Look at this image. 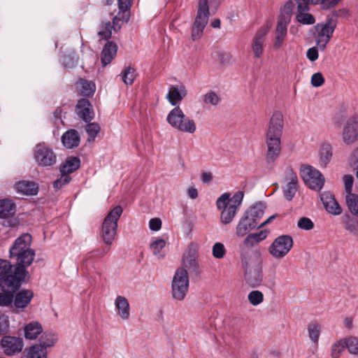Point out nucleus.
I'll use <instances>...</instances> for the list:
<instances>
[{"label": "nucleus", "instance_id": "obj_9", "mask_svg": "<svg viewBox=\"0 0 358 358\" xmlns=\"http://www.w3.org/2000/svg\"><path fill=\"white\" fill-rule=\"evenodd\" d=\"M304 182L311 189L320 191L324 186V178L320 171L312 166H304L300 170Z\"/></svg>", "mask_w": 358, "mask_h": 358}, {"label": "nucleus", "instance_id": "obj_35", "mask_svg": "<svg viewBox=\"0 0 358 358\" xmlns=\"http://www.w3.org/2000/svg\"><path fill=\"white\" fill-rule=\"evenodd\" d=\"M57 340V338L55 334L45 331L41 335L39 343L35 344L40 345V348L47 350L48 348L52 347L55 344Z\"/></svg>", "mask_w": 358, "mask_h": 358}, {"label": "nucleus", "instance_id": "obj_54", "mask_svg": "<svg viewBox=\"0 0 358 358\" xmlns=\"http://www.w3.org/2000/svg\"><path fill=\"white\" fill-rule=\"evenodd\" d=\"M182 262L185 266L188 268H196L198 266L197 261L194 255H185L182 257Z\"/></svg>", "mask_w": 358, "mask_h": 358}, {"label": "nucleus", "instance_id": "obj_24", "mask_svg": "<svg viewBox=\"0 0 358 358\" xmlns=\"http://www.w3.org/2000/svg\"><path fill=\"white\" fill-rule=\"evenodd\" d=\"M299 13L296 15L298 22L303 24H313L315 22L314 17L309 13H305L309 10L308 4L299 3L297 6Z\"/></svg>", "mask_w": 358, "mask_h": 358}, {"label": "nucleus", "instance_id": "obj_26", "mask_svg": "<svg viewBox=\"0 0 358 358\" xmlns=\"http://www.w3.org/2000/svg\"><path fill=\"white\" fill-rule=\"evenodd\" d=\"M24 337L28 340H35L43 333V327L38 322H31L24 327Z\"/></svg>", "mask_w": 358, "mask_h": 358}, {"label": "nucleus", "instance_id": "obj_47", "mask_svg": "<svg viewBox=\"0 0 358 358\" xmlns=\"http://www.w3.org/2000/svg\"><path fill=\"white\" fill-rule=\"evenodd\" d=\"M86 131L88 134V141H94L100 131V127L96 123H90L86 125Z\"/></svg>", "mask_w": 358, "mask_h": 358}, {"label": "nucleus", "instance_id": "obj_38", "mask_svg": "<svg viewBox=\"0 0 358 358\" xmlns=\"http://www.w3.org/2000/svg\"><path fill=\"white\" fill-rule=\"evenodd\" d=\"M166 245V242L164 239H157L150 243V250L155 257L158 259L163 258L164 253L162 252L163 248Z\"/></svg>", "mask_w": 358, "mask_h": 358}, {"label": "nucleus", "instance_id": "obj_3", "mask_svg": "<svg viewBox=\"0 0 358 358\" xmlns=\"http://www.w3.org/2000/svg\"><path fill=\"white\" fill-rule=\"evenodd\" d=\"M244 197L243 191L236 192L233 196L223 193L216 201L217 208L220 212V220L224 224L231 223L235 217Z\"/></svg>", "mask_w": 358, "mask_h": 358}, {"label": "nucleus", "instance_id": "obj_22", "mask_svg": "<svg viewBox=\"0 0 358 358\" xmlns=\"http://www.w3.org/2000/svg\"><path fill=\"white\" fill-rule=\"evenodd\" d=\"M63 145L69 149L76 148L80 143V136L76 130L71 129L66 131L62 136Z\"/></svg>", "mask_w": 358, "mask_h": 358}, {"label": "nucleus", "instance_id": "obj_32", "mask_svg": "<svg viewBox=\"0 0 358 358\" xmlns=\"http://www.w3.org/2000/svg\"><path fill=\"white\" fill-rule=\"evenodd\" d=\"M270 231L268 229H264L257 233L250 234L245 238L244 244L250 246L258 244L266 239Z\"/></svg>", "mask_w": 358, "mask_h": 358}, {"label": "nucleus", "instance_id": "obj_37", "mask_svg": "<svg viewBox=\"0 0 358 358\" xmlns=\"http://www.w3.org/2000/svg\"><path fill=\"white\" fill-rule=\"evenodd\" d=\"M77 87L83 96L92 95L96 90L95 84L92 81L80 79L77 83Z\"/></svg>", "mask_w": 358, "mask_h": 358}, {"label": "nucleus", "instance_id": "obj_42", "mask_svg": "<svg viewBox=\"0 0 358 358\" xmlns=\"http://www.w3.org/2000/svg\"><path fill=\"white\" fill-rule=\"evenodd\" d=\"M136 76V70L131 66L126 67L121 73L122 80L126 85H132Z\"/></svg>", "mask_w": 358, "mask_h": 358}, {"label": "nucleus", "instance_id": "obj_64", "mask_svg": "<svg viewBox=\"0 0 358 358\" xmlns=\"http://www.w3.org/2000/svg\"><path fill=\"white\" fill-rule=\"evenodd\" d=\"M188 196L192 199H195L198 196V191L194 187H190L187 189Z\"/></svg>", "mask_w": 358, "mask_h": 358}, {"label": "nucleus", "instance_id": "obj_55", "mask_svg": "<svg viewBox=\"0 0 358 358\" xmlns=\"http://www.w3.org/2000/svg\"><path fill=\"white\" fill-rule=\"evenodd\" d=\"M343 181L345 186V189L347 194H352V186L354 182V178L351 175H345L343 178Z\"/></svg>", "mask_w": 358, "mask_h": 358}, {"label": "nucleus", "instance_id": "obj_12", "mask_svg": "<svg viewBox=\"0 0 358 358\" xmlns=\"http://www.w3.org/2000/svg\"><path fill=\"white\" fill-rule=\"evenodd\" d=\"M1 346L6 355L13 356L22 350L24 342L20 337L6 336L1 338Z\"/></svg>", "mask_w": 358, "mask_h": 358}, {"label": "nucleus", "instance_id": "obj_34", "mask_svg": "<svg viewBox=\"0 0 358 358\" xmlns=\"http://www.w3.org/2000/svg\"><path fill=\"white\" fill-rule=\"evenodd\" d=\"M25 358H48V351L40 345H32L26 348L24 352Z\"/></svg>", "mask_w": 358, "mask_h": 358}, {"label": "nucleus", "instance_id": "obj_25", "mask_svg": "<svg viewBox=\"0 0 358 358\" xmlns=\"http://www.w3.org/2000/svg\"><path fill=\"white\" fill-rule=\"evenodd\" d=\"M80 166V160L77 157H67L65 162L62 164L59 167L61 174H67L74 172L79 169Z\"/></svg>", "mask_w": 358, "mask_h": 358}, {"label": "nucleus", "instance_id": "obj_29", "mask_svg": "<svg viewBox=\"0 0 358 358\" xmlns=\"http://www.w3.org/2000/svg\"><path fill=\"white\" fill-rule=\"evenodd\" d=\"M33 296L34 294L30 290L20 291L15 297L14 304L15 307L21 308L26 307L31 301Z\"/></svg>", "mask_w": 358, "mask_h": 358}, {"label": "nucleus", "instance_id": "obj_13", "mask_svg": "<svg viewBox=\"0 0 358 358\" xmlns=\"http://www.w3.org/2000/svg\"><path fill=\"white\" fill-rule=\"evenodd\" d=\"M315 29L317 31L316 44L322 50H324L332 36L334 27L331 26L329 23L318 24Z\"/></svg>", "mask_w": 358, "mask_h": 358}, {"label": "nucleus", "instance_id": "obj_8", "mask_svg": "<svg viewBox=\"0 0 358 358\" xmlns=\"http://www.w3.org/2000/svg\"><path fill=\"white\" fill-rule=\"evenodd\" d=\"M189 275L187 270L179 268L173 278L171 292L173 297L178 301L185 299L189 289Z\"/></svg>", "mask_w": 358, "mask_h": 358}, {"label": "nucleus", "instance_id": "obj_19", "mask_svg": "<svg viewBox=\"0 0 358 358\" xmlns=\"http://www.w3.org/2000/svg\"><path fill=\"white\" fill-rule=\"evenodd\" d=\"M268 29H264L258 31L252 39L251 48L255 58H260L263 55L264 37Z\"/></svg>", "mask_w": 358, "mask_h": 358}, {"label": "nucleus", "instance_id": "obj_62", "mask_svg": "<svg viewBox=\"0 0 358 358\" xmlns=\"http://www.w3.org/2000/svg\"><path fill=\"white\" fill-rule=\"evenodd\" d=\"M340 0H322L320 1L322 9H329L337 5Z\"/></svg>", "mask_w": 358, "mask_h": 358}, {"label": "nucleus", "instance_id": "obj_20", "mask_svg": "<svg viewBox=\"0 0 358 358\" xmlns=\"http://www.w3.org/2000/svg\"><path fill=\"white\" fill-rule=\"evenodd\" d=\"M287 174L289 182L284 189V195L288 201H291L297 191L298 178L291 169L287 171Z\"/></svg>", "mask_w": 358, "mask_h": 358}, {"label": "nucleus", "instance_id": "obj_61", "mask_svg": "<svg viewBox=\"0 0 358 358\" xmlns=\"http://www.w3.org/2000/svg\"><path fill=\"white\" fill-rule=\"evenodd\" d=\"M149 227L152 231H159L162 227V221L159 218H152L149 222Z\"/></svg>", "mask_w": 358, "mask_h": 358}, {"label": "nucleus", "instance_id": "obj_43", "mask_svg": "<svg viewBox=\"0 0 358 358\" xmlns=\"http://www.w3.org/2000/svg\"><path fill=\"white\" fill-rule=\"evenodd\" d=\"M2 289V292L0 293V306H8L12 303L13 301V295L14 293L18 288L15 289L14 290H7L4 289L2 287L0 286Z\"/></svg>", "mask_w": 358, "mask_h": 358}, {"label": "nucleus", "instance_id": "obj_39", "mask_svg": "<svg viewBox=\"0 0 358 358\" xmlns=\"http://www.w3.org/2000/svg\"><path fill=\"white\" fill-rule=\"evenodd\" d=\"M110 251V247H102L95 248L85 255V260L88 261L93 259H101L105 257Z\"/></svg>", "mask_w": 358, "mask_h": 358}, {"label": "nucleus", "instance_id": "obj_31", "mask_svg": "<svg viewBox=\"0 0 358 358\" xmlns=\"http://www.w3.org/2000/svg\"><path fill=\"white\" fill-rule=\"evenodd\" d=\"M265 208L266 206L264 203L258 202L250 207L245 213L248 215L252 220H254L257 224H259V220L264 215Z\"/></svg>", "mask_w": 358, "mask_h": 358}, {"label": "nucleus", "instance_id": "obj_10", "mask_svg": "<svg viewBox=\"0 0 358 358\" xmlns=\"http://www.w3.org/2000/svg\"><path fill=\"white\" fill-rule=\"evenodd\" d=\"M34 157L36 164L42 167L51 166L57 162V156L52 149L43 143L36 145Z\"/></svg>", "mask_w": 358, "mask_h": 358}, {"label": "nucleus", "instance_id": "obj_33", "mask_svg": "<svg viewBox=\"0 0 358 358\" xmlns=\"http://www.w3.org/2000/svg\"><path fill=\"white\" fill-rule=\"evenodd\" d=\"M15 205L10 199L0 200V217L6 218L15 213Z\"/></svg>", "mask_w": 358, "mask_h": 358}, {"label": "nucleus", "instance_id": "obj_30", "mask_svg": "<svg viewBox=\"0 0 358 358\" xmlns=\"http://www.w3.org/2000/svg\"><path fill=\"white\" fill-rule=\"evenodd\" d=\"M90 107V103L86 99H81L80 100H79L76 106L78 114L85 122L91 120L92 118V117L91 116Z\"/></svg>", "mask_w": 358, "mask_h": 358}, {"label": "nucleus", "instance_id": "obj_11", "mask_svg": "<svg viewBox=\"0 0 358 358\" xmlns=\"http://www.w3.org/2000/svg\"><path fill=\"white\" fill-rule=\"evenodd\" d=\"M290 22L289 15H281L278 21L275 29L274 39L273 47L277 50L281 48L287 36V25Z\"/></svg>", "mask_w": 358, "mask_h": 358}, {"label": "nucleus", "instance_id": "obj_18", "mask_svg": "<svg viewBox=\"0 0 358 358\" xmlns=\"http://www.w3.org/2000/svg\"><path fill=\"white\" fill-rule=\"evenodd\" d=\"M117 315L122 320H128L130 317V305L128 299L123 296L118 295L114 301Z\"/></svg>", "mask_w": 358, "mask_h": 358}, {"label": "nucleus", "instance_id": "obj_50", "mask_svg": "<svg viewBox=\"0 0 358 358\" xmlns=\"http://www.w3.org/2000/svg\"><path fill=\"white\" fill-rule=\"evenodd\" d=\"M345 346V341H339L334 343L331 349L332 358H339L341 352L343 351Z\"/></svg>", "mask_w": 358, "mask_h": 358}, {"label": "nucleus", "instance_id": "obj_41", "mask_svg": "<svg viewBox=\"0 0 358 358\" xmlns=\"http://www.w3.org/2000/svg\"><path fill=\"white\" fill-rule=\"evenodd\" d=\"M321 327L317 322H311L308 326V333L310 339L315 344L318 343Z\"/></svg>", "mask_w": 358, "mask_h": 358}, {"label": "nucleus", "instance_id": "obj_59", "mask_svg": "<svg viewBox=\"0 0 358 358\" xmlns=\"http://www.w3.org/2000/svg\"><path fill=\"white\" fill-rule=\"evenodd\" d=\"M306 57L311 62H315V60H317L319 57L318 50L317 48L313 47L309 48L307 50Z\"/></svg>", "mask_w": 358, "mask_h": 358}, {"label": "nucleus", "instance_id": "obj_57", "mask_svg": "<svg viewBox=\"0 0 358 358\" xmlns=\"http://www.w3.org/2000/svg\"><path fill=\"white\" fill-rule=\"evenodd\" d=\"M345 229L350 233L358 234V221L350 220L345 223Z\"/></svg>", "mask_w": 358, "mask_h": 358}, {"label": "nucleus", "instance_id": "obj_51", "mask_svg": "<svg viewBox=\"0 0 358 358\" xmlns=\"http://www.w3.org/2000/svg\"><path fill=\"white\" fill-rule=\"evenodd\" d=\"M297 227L302 230L309 231L314 228V223L310 218L303 217L299 220Z\"/></svg>", "mask_w": 358, "mask_h": 358}, {"label": "nucleus", "instance_id": "obj_53", "mask_svg": "<svg viewBox=\"0 0 358 358\" xmlns=\"http://www.w3.org/2000/svg\"><path fill=\"white\" fill-rule=\"evenodd\" d=\"M71 180V178L70 176L64 173L61 174V177L53 182V187L55 189H59L64 185L68 184Z\"/></svg>", "mask_w": 358, "mask_h": 358}, {"label": "nucleus", "instance_id": "obj_56", "mask_svg": "<svg viewBox=\"0 0 358 358\" xmlns=\"http://www.w3.org/2000/svg\"><path fill=\"white\" fill-rule=\"evenodd\" d=\"M324 83V78L321 73H315L311 77V84L315 87L322 86Z\"/></svg>", "mask_w": 358, "mask_h": 358}, {"label": "nucleus", "instance_id": "obj_27", "mask_svg": "<svg viewBox=\"0 0 358 358\" xmlns=\"http://www.w3.org/2000/svg\"><path fill=\"white\" fill-rule=\"evenodd\" d=\"M18 192L24 195H36L38 193V185L34 182L22 180L16 183Z\"/></svg>", "mask_w": 358, "mask_h": 358}, {"label": "nucleus", "instance_id": "obj_2", "mask_svg": "<svg viewBox=\"0 0 358 358\" xmlns=\"http://www.w3.org/2000/svg\"><path fill=\"white\" fill-rule=\"evenodd\" d=\"M283 129V116L280 112L273 113L268 130L266 133L265 141L267 147L266 159L271 163L277 159L281 152V137Z\"/></svg>", "mask_w": 358, "mask_h": 358}, {"label": "nucleus", "instance_id": "obj_40", "mask_svg": "<svg viewBox=\"0 0 358 358\" xmlns=\"http://www.w3.org/2000/svg\"><path fill=\"white\" fill-rule=\"evenodd\" d=\"M345 201L351 213L358 217V195L355 194H347Z\"/></svg>", "mask_w": 358, "mask_h": 358}, {"label": "nucleus", "instance_id": "obj_52", "mask_svg": "<svg viewBox=\"0 0 358 358\" xmlns=\"http://www.w3.org/2000/svg\"><path fill=\"white\" fill-rule=\"evenodd\" d=\"M345 346L351 354H358V339L357 338H349L347 339Z\"/></svg>", "mask_w": 358, "mask_h": 358}, {"label": "nucleus", "instance_id": "obj_48", "mask_svg": "<svg viewBox=\"0 0 358 358\" xmlns=\"http://www.w3.org/2000/svg\"><path fill=\"white\" fill-rule=\"evenodd\" d=\"M220 101V98L215 92L210 91L203 96V102L206 104L217 106Z\"/></svg>", "mask_w": 358, "mask_h": 358}, {"label": "nucleus", "instance_id": "obj_16", "mask_svg": "<svg viewBox=\"0 0 358 358\" xmlns=\"http://www.w3.org/2000/svg\"><path fill=\"white\" fill-rule=\"evenodd\" d=\"M321 200L329 213L333 215H339L342 213V208L331 192H323L321 194Z\"/></svg>", "mask_w": 358, "mask_h": 358}, {"label": "nucleus", "instance_id": "obj_58", "mask_svg": "<svg viewBox=\"0 0 358 358\" xmlns=\"http://www.w3.org/2000/svg\"><path fill=\"white\" fill-rule=\"evenodd\" d=\"M9 327L8 317L4 315H0V334L7 331Z\"/></svg>", "mask_w": 358, "mask_h": 358}, {"label": "nucleus", "instance_id": "obj_63", "mask_svg": "<svg viewBox=\"0 0 358 358\" xmlns=\"http://www.w3.org/2000/svg\"><path fill=\"white\" fill-rule=\"evenodd\" d=\"M350 165L358 169V148L353 152L350 159Z\"/></svg>", "mask_w": 358, "mask_h": 358}, {"label": "nucleus", "instance_id": "obj_60", "mask_svg": "<svg viewBox=\"0 0 358 358\" xmlns=\"http://www.w3.org/2000/svg\"><path fill=\"white\" fill-rule=\"evenodd\" d=\"M132 0H118V8L120 12L127 11L131 6Z\"/></svg>", "mask_w": 358, "mask_h": 358}, {"label": "nucleus", "instance_id": "obj_44", "mask_svg": "<svg viewBox=\"0 0 358 358\" xmlns=\"http://www.w3.org/2000/svg\"><path fill=\"white\" fill-rule=\"evenodd\" d=\"M113 26L111 25L110 22H103L101 25L100 30L98 32L101 39H108L111 37L112 29Z\"/></svg>", "mask_w": 358, "mask_h": 358}, {"label": "nucleus", "instance_id": "obj_46", "mask_svg": "<svg viewBox=\"0 0 358 358\" xmlns=\"http://www.w3.org/2000/svg\"><path fill=\"white\" fill-rule=\"evenodd\" d=\"M10 275H13L11 264L7 260L0 259V279L6 278Z\"/></svg>", "mask_w": 358, "mask_h": 358}, {"label": "nucleus", "instance_id": "obj_23", "mask_svg": "<svg viewBox=\"0 0 358 358\" xmlns=\"http://www.w3.org/2000/svg\"><path fill=\"white\" fill-rule=\"evenodd\" d=\"M175 129L183 133L194 134L196 130V122L184 113L183 118L180 119Z\"/></svg>", "mask_w": 358, "mask_h": 358}, {"label": "nucleus", "instance_id": "obj_1", "mask_svg": "<svg viewBox=\"0 0 358 358\" xmlns=\"http://www.w3.org/2000/svg\"><path fill=\"white\" fill-rule=\"evenodd\" d=\"M31 236L24 234L19 236L10 248V257L16 259L17 266L13 275L6 278L0 279V286L4 289L14 290L19 288L27 272L26 268L29 266L35 257V251L31 248Z\"/></svg>", "mask_w": 358, "mask_h": 358}, {"label": "nucleus", "instance_id": "obj_6", "mask_svg": "<svg viewBox=\"0 0 358 358\" xmlns=\"http://www.w3.org/2000/svg\"><path fill=\"white\" fill-rule=\"evenodd\" d=\"M123 213L120 206H116L110 210L104 218L100 236L104 243L108 246L112 245L117 231V221Z\"/></svg>", "mask_w": 358, "mask_h": 358}, {"label": "nucleus", "instance_id": "obj_4", "mask_svg": "<svg viewBox=\"0 0 358 358\" xmlns=\"http://www.w3.org/2000/svg\"><path fill=\"white\" fill-rule=\"evenodd\" d=\"M220 3V0H199L197 14L192 30L193 41L199 39L203 35L210 16L209 6L217 10Z\"/></svg>", "mask_w": 358, "mask_h": 358}, {"label": "nucleus", "instance_id": "obj_36", "mask_svg": "<svg viewBox=\"0 0 358 358\" xmlns=\"http://www.w3.org/2000/svg\"><path fill=\"white\" fill-rule=\"evenodd\" d=\"M184 112L180 108L176 106L173 108L167 115V122L175 129L181 118H183Z\"/></svg>", "mask_w": 358, "mask_h": 358}, {"label": "nucleus", "instance_id": "obj_49", "mask_svg": "<svg viewBox=\"0 0 358 358\" xmlns=\"http://www.w3.org/2000/svg\"><path fill=\"white\" fill-rule=\"evenodd\" d=\"M213 256L216 259H222L226 253L224 245L220 242L215 243L212 249Z\"/></svg>", "mask_w": 358, "mask_h": 358}, {"label": "nucleus", "instance_id": "obj_21", "mask_svg": "<svg viewBox=\"0 0 358 358\" xmlns=\"http://www.w3.org/2000/svg\"><path fill=\"white\" fill-rule=\"evenodd\" d=\"M117 45L113 42H108L103 47L101 55V61L103 66L110 64L117 54Z\"/></svg>", "mask_w": 358, "mask_h": 358}, {"label": "nucleus", "instance_id": "obj_7", "mask_svg": "<svg viewBox=\"0 0 358 358\" xmlns=\"http://www.w3.org/2000/svg\"><path fill=\"white\" fill-rule=\"evenodd\" d=\"M294 246V240L290 235L284 234L275 238L268 248V252L275 259L285 258Z\"/></svg>", "mask_w": 358, "mask_h": 358}, {"label": "nucleus", "instance_id": "obj_15", "mask_svg": "<svg viewBox=\"0 0 358 358\" xmlns=\"http://www.w3.org/2000/svg\"><path fill=\"white\" fill-rule=\"evenodd\" d=\"M187 94V89L184 85H171L166 97L172 106L176 107L179 106Z\"/></svg>", "mask_w": 358, "mask_h": 358}, {"label": "nucleus", "instance_id": "obj_5", "mask_svg": "<svg viewBox=\"0 0 358 358\" xmlns=\"http://www.w3.org/2000/svg\"><path fill=\"white\" fill-rule=\"evenodd\" d=\"M244 270V278L248 284L252 287L260 285L263 279L262 261L257 254L244 256L241 259Z\"/></svg>", "mask_w": 358, "mask_h": 358}, {"label": "nucleus", "instance_id": "obj_28", "mask_svg": "<svg viewBox=\"0 0 358 358\" xmlns=\"http://www.w3.org/2000/svg\"><path fill=\"white\" fill-rule=\"evenodd\" d=\"M332 147L328 143L321 145L319 150V162L321 166L326 167L332 158Z\"/></svg>", "mask_w": 358, "mask_h": 358}, {"label": "nucleus", "instance_id": "obj_45", "mask_svg": "<svg viewBox=\"0 0 358 358\" xmlns=\"http://www.w3.org/2000/svg\"><path fill=\"white\" fill-rule=\"evenodd\" d=\"M248 299L252 306H257L263 302L264 294L259 290H253L248 294Z\"/></svg>", "mask_w": 358, "mask_h": 358}, {"label": "nucleus", "instance_id": "obj_17", "mask_svg": "<svg viewBox=\"0 0 358 358\" xmlns=\"http://www.w3.org/2000/svg\"><path fill=\"white\" fill-rule=\"evenodd\" d=\"M260 224H257L254 220L245 213L239 220L236 226V235L238 236H243L246 235L249 231L256 228H261Z\"/></svg>", "mask_w": 358, "mask_h": 358}, {"label": "nucleus", "instance_id": "obj_14", "mask_svg": "<svg viewBox=\"0 0 358 358\" xmlns=\"http://www.w3.org/2000/svg\"><path fill=\"white\" fill-rule=\"evenodd\" d=\"M358 138V117L350 118L345 124L343 139L347 144H351Z\"/></svg>", "mask_w": 358, "mask_h": 358}]
</instances>
